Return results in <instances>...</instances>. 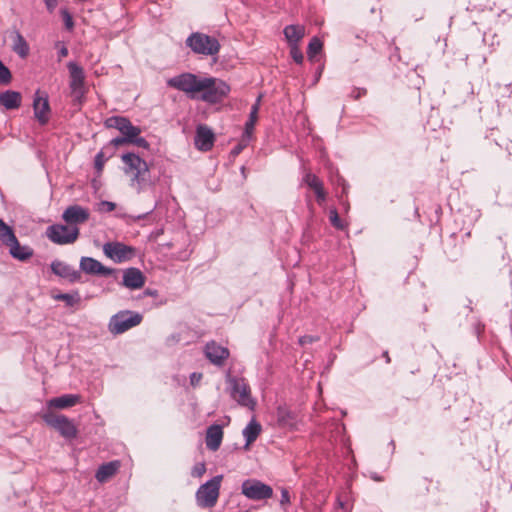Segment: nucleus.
Returning <instances> with one entry per match:
<instances>
[{
    "label": "nucleus",
    "instance_id": "12",
    "mask_svg": "<svg viewBox=\"0 0 512 512\" xmlns=\"http://www.w3.org/2000/svg\"><path fill=\"white\" fill-rule=\"evenodd\" d=\"M104 254L115 263L130 260L135 255V249L121 242H107L103 245Z\"/></svg>",
    "mask_w": 512,
    "mask_h": 512
},
{
    "label": "nucleus",
    "instance_id": "40",
    "mask_svg": "<svg viewBox=\"0 0 512 512\" xmlns=\"http://www.w3.org/2000/svg\"><path fill=\"white\" fill-rule=\"evenodd\" d=\"M61 14H62L64 25H65L66 29L72 30L74 27V22H73V18L71 16V14L67 10H62Z\"/></svg>",
    "mask_w": 512,
    "mask_h": 512
},
{
    "label": "nucleus",
    "instance_id": "17",
    "mask_svg": "<svg viewBox=\"0 0 512 512\" xmlns=\"http://www.w3.org/2000/svg\"><path fill=\"white\" fill-rule=\"evenodd\" d=\"M204 351L209 361L218 366L222 365L229 356V350L214 341L207 343Z\"/></svg>",
    "mask_w": 512,
    "mask_h": 512
},
{
    "label": "nucleus",
    "instance_id": "50",
    "mask_svg": "<svg viewBox=\"0 0 512 512\" xmlns=\"http://www.w3.org/2000/svg\"><path fill=\"white\" fill-rule=\"evenodd\" d=\"M48 11L52 12L57 6V0H44Z\"/></svg>",
    "mask_w": 512,
    "mask_h": 512
},
{
    "label": "nucleus",
    "instance_id": "22",
    "mask_svg": "<svg viewBox=\"0 0 512 512\" xmlns=\"http://www.w3.org/2000/svg\"><path fill=\"white\" fill-rule=\"evenodd\" d=\"M261 431V424L255 418H252L242 431L245 438V449H248L256 441Z\"/></svg>",
    "mask_w": 512,
    "mask_h": 512
},
{
    "label": "nucleus",
    "instance_id": "47",
    "mask_svg": "<svg viewBox=\"0 0 512 512\" xmlns=\"http://www.w3.org/2000/svg\"><path fill=\"white\" fill-rule=\"evenodd\" d=\"M314 192L318 202H323L326 199V193L324 191L323 185L315 189Z\"/></svg>",
    "mask_w": 512,
    "mask_h": 512
},
{
    "label": "nucleus",
    "instance_id": "15",
    "mask_svg": "<svg viewBox=\"0 0 512 512\" xmlns=\"http://www.w3.org/2000/svg\"><path fill=\"white\" fill-rule=\"evenodd\" d=\"M80 269L90 275L110 276L117 273L116 269L106 267L92 257H82L80 260Z\"/></svg>",
    "mask_w": 512,
    "mask_h": 512
},
{
    "label": "nucleus",
    "instance_id": "42",
    "mask_svg": "<svg viewBox=\"0 0 512 512\" xmlns=\"http://www.w3.org/2000/svg\"><path fill=\"white\" fill-rule=\"evenodd\" d=\"M318 340H319V337H317V336L304 335L299 338V344L304 346V345L311 344Z\"/></svg>",
    "mask_w": 512,
    "mask_h": 512
},
{
    "label": "nucleus",
    "instance_id": "11",
    "mask_svg": "<svg viewBox=\"0 0 512 512\" xmlns=\"http://www.w3.org/2000/svg\"><path fill=\"white\" fill-rule=\"evenodd\" d=\"M241 492L246 498L254 501L266 500L273 495L272 487L257 479L243 481Z\"/></svg>",
    "mask_w": 512,
    "mask_h": 512
},
{
    "label": "nucleus",
    "instance_id": "53",
    "mask_svg": "<svg viewBox=\"0 0 512 512\" xmlns=\"http://www.w3.org/2000/svg\"><path fill=\"white\" fill-rule=\"evenodd\" d=\"M150 212L146 213V214H142V215H138L137 217H135V220H140V219H143L145 218L146 215H148Z\"/></svg>",
    "mask_w": 512,
    "mask_h": 512
},
{
    "label": "nucleus",
    "instance_id": "1",
    "mask_svg": "<svg viewBox=\"0 0 512 512\" xmlns=\"http://www.w3.org/2000/svg\"><path fill=\"white\" fill-rule=\"evenodd\" d=\"M171 88L184 92L190 99L201 100L207 104L221 103L230 93V86L215 77H199L184 72L167 80Z\"/></svg>",
    "mask_w": 512,
    "mask_h": 512
},
{
    "label": "nucleus",
    "instance_id": "8",
    "mask_svg": "<svg viewBox=\"0 0 512 512\" xmlns=\"http://www.w3.org/2000/svg\"><path fill=\"white\" fill-rule=\"evenodd\" d=\"M46 236L58 245L72 244L79 237V228L68 224H54L47 228Z\"/></svg>",
    "mask_w": 512,
    "mask_h": 512
},
{
    "label": "nucleus",
    "instance_id": "36",
    "mask_svg": "<svg viewBox=\"0 0 512 512\" xmlns=\"http://www.w3.org/2000/svg\"><path fill=\"white\" fill-rule=\"evenodd\" d=\"M115 208L116 204L111 201L103 200L97 204V211L100 213H108L113 211Z\"/></svg>",
    "mask_w": 512,
    "mask_h": 512
},
{
    "label": "nucleus",
    "instance_id": "6",
    "mask_svg": "<svg viewBox=\"0 0 512 512\" xmlns=\"http://www.w3.org/2000/svg\"><path fill=\"white\" fill-rule=\"evenodd\" d=\"M142 319V315L138 312L122 310L110 318L108 330L113 335H119L138 326L142 322Z\"/></svg>",
    "mask_w": 512,
    "mask_h": 512
},
{
    "label": "nucleus",
    "instance_id": "29",
    "mask_svg": "<svg viewBox=\"0 0 512 512\" xmlns=\"http://www.w3.org/2000/svg\"><path fill=\"white\" fill-rule=\"evenodd\" d=\"M122 128L120 129V132L121 134L127 138V140L130 142L133 138H135L136 136L140 135L141 133V130L139 127L137 126H134L131 121L127 118L126 119V123L123 124V126H121Z\"/></svg>",
    "mask_w": 512,
    "mask_h": 512
},
{
    "label": "nucleus",
    "instance_id": "25",
    "mask_svg": "<svg viewBox=\"0 0 512 512\" xmlns=\"http://www.w3.org/2000/svg\"><path fill=\"white\" fill-rule=\"evenodd\" d=\"M81 400V397L76 394H65L59 397L52 398L49 401L50 406L58 408V409H64L68 407H72L75 404L79 403Z\"/></svg>",
    "mask_w": 512,
    "mask_h": 512
},
{
    "label": "nucleus",
    "instance_id": "33",
    "mask_svg": "<svg viewBox=\"0 0 512 512\" xmlns=\"http://www.w3.org/2000/svg\"><path fill=\"white\" fill-rule=\"evenodd\" d=\"M303 181L313 190L323 185L321 180L315 174L312 173H306L303 178Z\"/></svg>",
    "mask_w": 512,
    "mask_h": 512
},
{
    "label": "nucleus",
    "instance_id": "44",
    "mask_svg": "<svg viewBox=\"0 0 512 512\" xmlns=\"http://www.w3.org/2000/svg\"><path fill=\"white\" fill-rule=\"evenodd\" d=\"M367 90L365 88H354L351 92V97L355 100L360 99L362 96L366 95Z\"/></svg>",
    "mask_w": 512,
    "mask_h": 512
},
{
    "label": "nucleus",
    "instance_id": "5",
    "mask_svg": "<svg viewBox=\"0 0 512 512\" xmlns=\"http://www.w3.org/2000/svg\"><path fill=\"white\" fill-rule=\"evenodd\" d=\"M226 382L230 396L236 400L239 405L254 409L256 403L251 397L250 387L244 378L228 374Z\"/></svg>",
    "mask_w": 512,
    "mask_h": 512
},
{
    "label": "nucleus",
    "instance_id": "26",
    "mask_svg": "<svg viewBox=\"0 0 512 512\" xmlns=\"http://www.w3.org/2000/svg\"><path fill=\"white\" fill-rule=\"evenodd\" d=\"M283 32L290 46L297 45L305 34L304 27L300 25H288Z\"/></svg>",
    "mask_w": 512,
    "mask_h": 512
},
{
    "label": "nucleus",
    "instance_id": "24",
    "mask_svg": "<svg viewBox=\"0 0 512 512\" xmlns=\"http://www.w3.org/2000/svg\"><path fill=\"white\" fill-rule=\"evenodd\" d=\"M21 104V94L16 91L7 90L0 93V105L7 110L16 109Z\"/></svg>",
    "mask_w": 512,
    "mask_h": 512
},
{
    "label": "nucleus",
    "instance_id": "16",
    "mask_svg": "<svg viewBox=\"0 0 512 512\" xmlns=\"http://www.w3.org/2000/svg\"><path fill=\"white\" fill-rule=\"evenodd\" d=\"M214 141L215 135L207 125L200 124L197 126L194 144L198 150L203 152L210 151L214 145Z\"/></svg>",
    "mask_w": 512,
    "mask_h": 512
},
{
    "label": "nucleus",
    "instance_id": "43",
    "mask_svg": "<svg viewBox=\"0 0 512 512\" xmlns=\"http://www.w3.org/2000/svg\"><path fill=\"white\" fill-rule=\"evenodd\" d=\"M105 160L106 159H105L104 154H103L102 151H100L99 153L96 154V156H95V167H96L97 170H102Z\"/></svg>",
    "mask_w": 512,
    "mask_h": 512
},
{
    "label": "nucleus",
    "instance_id": "18",
    "mask_svg": "<svg viewBox=\"0 0 512 512\" xmlns=\"http://www.w3.org/2000/svg\"><path fill=\"white\" fill-rule=\"evenodd\" d=\"M122 284L129 289H140L145 284V276L138 268H127L123 271Z\"/></svg>",
    "mask_w": 512,
    "mask_h": 512
},
{
    "label": "nucleus",
    "instance_id": "35",
    "mask_svg": "<svg viewBox=\"0 0 512 512\" xmlns=\"http://www.w3.org/2000/svg\"><path fill=\"white\" fill-rule=\"evenodd\" d=\"M257 118H258V116L254 115V117H252V115L249 114V119L245 123V129H244V132H243V134H245V141L248 138H252V134H253V131H254V127H255V123L257 121Z\"/></svg>",
    "mask_w": 512,
    "mask_h": 512
},
{
    "label": "nucleus",
    "instance_id": "32",
    "mask_svg": "<svg viewBox=\"0 0 512 512\" xmlns=\"http://www.w3.org/2000/svg\"><path fill=\"white\" fill-rule=\"evenodd\" d=\"M329 220L333 227H335L338 230H343L345 228V224L339 217V214L335 208H331L329 210Z\"/></svg>",
    "mask_w": 512,
    "mask_h": 512
},
{
    "label": "nucleus",
    "instance_id": "37",
    "mask_svg": "<svg viewBox=\"0 0 512 512\" xmlns=\"http://www.w3.org/2000/svg\"><path fill=\"white\" fill-rule=\"evenodd\" d=\"M206 472V466L204 462H200L194 465L191 470V476L194 478L202 477Z\"/></svg>",
    "mask_w": 512,
    "mask_h": 512
},
{
    "label": "nucleus",
    "instance_id": "14",
    "mask_svg": "<svg viewBox=\"0 0 512 512\" xmlns=\"http://www.w3.org/2000/svg\"><path fill=\"white\" fill-rule=\"evenodd\" d=\"M89 217V210L80 205H70L64 210L62 214V219L65 221V223L74 227H77L80 224H84L86 221H88Z\"/></svg>",
    "mask_w": 512,
    "mask_h": 512
},
{
    "label": "nucleus",
    "instance_id": "19",
    "mask_svg": "<svg viewBox=\"0 0 512 512\" xmlns=\"http://www.w3.org/2000/svg\"><path fill=\"white\" fill-rule=\"evenodd\" d=\"M276 419L279 427L293 430L297 426V415L286 406H278L276 410Z\"/></svg>",
    "mask_w": 512,
    "mask_h": 512
},
{
    "label": "nucleus",
    "instance_id": "30",
    "mask_svg": "<svg viewBox=\"0 0 512 512\" xmlns=\"http://www.w3.org/2000/svg\"><path fill=\"white\" fill-rule=\"evenodd\" d=\"M322 46H323V44L320 41V39H318L317 37H313L308 44V48H307L308 57L312 58L316 54H318L321 51Z\"/></svg>",
    "mask_w": 512,
    "mask_h": 512
},
{
    "label": "nucleus",
    "instance_id": "48",
    "mask_svg": "<svg viewBox=\"0 0 512 512\" xmlns=\"http://www.w3.org/2000/svg\"><path fill=\"white\" fill-rule=\"evenodd\" d=\"M201 379H202V374L201 373L193 372L190 375V382H191V385H193V386L198 385L199 382L201 381Z\"/></svg>",
    "mask_w": 512,
    "mask_h": 512
},
{
    "label": "nucleus",
    "instance_id": "49",
    "mask_svg": "<svg viewBox=\"0 0 512 512\" xmlns=\"http://www.w3.org/2000/svg\"><path fill=\"white\" fill-rule=\"evenodd\" d=\"M260 101H261V96H259L257 98L256 102L252 105L250 113H249L252 115V117H254V115L258 116Z\"/></svg>",
    "mask_w": 512,
    "mask_h": 512
},
{
    "label": "nucleus",
    "instance_id": "52",
    "mask_svg": "<svg viewBox=\"0 0 512 512\" xmlns=\"http://www.w3.org/2000/svg\"><path fill=\"white\" fill-rule=\"evenodd\" d=\"M383 356L385 357L386 362H387V363H390V357H389V355H388V352H387V351H385V352L383 353Z\"/></svg>",
    "mask_w": 512,
    "mask_h": 512
},
{
    "label": "nucleus",
    "instance_id": "31",
    "mask_svg": "<svg viewBox=\"0 0 512 512\" xmlns=\"http://www.w3.org/2000/svg\"><path fill=\"white\" fill-rule=\"evenodd\" d=\"M126 117L122 116H111L105 120V126L107 128H115L120 131L124 123H126Z\"/></svg>",
    "mask_w": 512,
    "mask_h": 512
},
{
    "label": "nucleus",
    "instance_id": "28",
    "mask_svg": "<svg viewBox=\"0 0 512 512\" xmlns=\"http://www.w3.org/2000/svg\"><path fill=\"white\" fill-rule=\"evenodd\" d=\"M52 298L56 301H63L67 307H73L81 301V297L77 291L73 293L53 294Z\"/></svg>",
    "mask_w": 512,
    "mask_h": 512
},
{
    "label": "nucleus",
    "instance_id": "41",
    "mask_svg": "<svg viewBox=\"0 0 512 512\" xmlns=\"http://www.w3.org/2000/svg\"><path fill=\"white\" fill-rule=\"evenodd\" d=\"M130 144H134V145L144 148V149H149V147H150L148 141L145 138L140 137L139 135L136 136L135 138H133L130 141Z\"/></svg>",
    "mask_w": 512,
    "mask_h": 512
},
{
    "label": "nucleus",
    "instance_id": "10",
    "mask_svg": "<svg viewBox=\"0 0 512 512\" xmlns=\"http://www.w3.org/2000/svg\"><path fill=\"white\" fill-rule=\"evenodd\" d=\"M44 420L53 429L66 439H73L77 436V427L68 417L62 414L49 413Z\"/></svg>",
    "mask_w": 512,
    "mask_h": 512
},
{
    "label": "nucleus",
    "instance_id": "45",
    "mask_svg": "<svg viewBox=\"0 0 512 512\" xmlns=\"http://www.w3.org/2000/svg\"><path fill=\"white\" fill-rule=\"evenodd\" d=\"M280 504L282 506L290 504V494H289V491L286 488H283L281 490Z\"/></svg>",
    "mask_w": 512,
    "mask_h": 512
},
{
    "label": "nucleus",
    "instance_id": "20",
    "mask_svg": "<svg viewBox=\"0 0 512 512\" xmlns=\"http://www.w3.org/2000/svg\"><path fill=\"white\" fill-rule=\"evenodd\" d=\"M51 270L57 276L67 279L70 282H75L81 277L79 271L75 270L69 264L59 260H55L51 263Z\"/></svg>",
    "mask_w": 512,
    "mask_h": 512
},
{
    "label": "nucleus",
    "instance_id": "23",
    "mask_svg": "<svg viewBox=\"0 0 512 512\" xmlns=\"http://www.w3.org/2000/svg\"><path fill=\"white\" fill-rule=\"evenodd\" d=\"M119 467V461H110L108 463H104L96 471L95 478L98 482L104 483L117 473Z\"/></svg>",
    "mask_w": 512,
    "mask_h": 512
},
{
    "label": "nucleus",
    "instance_id": "3",
    "mask_svg": "<svg viewBox=\"0 0 512 512\" xmlns=\"http://www.w3.org/2000/svg\"><path fill=\"white\" fill-rule=\"evenodd\" d=\"M222 480L223 475H216L204 484L200 485L195 494V500L198 507L211 509L217 504Z\"/></svg>",
    "mask_w": 512,
    "mask_h": 512
},
{
    "label": "nucleus",
    "instance_id": "9",
    "mask_svg": "<svg viewBox=\"0 0 512 512\" xmlns=\"http://www.w3.org/2000/svg\"><path fill=\"white\" fill-rule=\"evenodd\" d=\"M70 75L69 87L73 100L77 103H82L85 96V75L83 68L75 62L67 64Z\"/></svg>",
    "mask_w": 512,
    "mask_h": 512
},
{
    "label": "nucleus",
    "instance_id": "38",
    "mask_svg": "<svg viewBox=\"0 0 512 512\" xmlns=\"http://www.w3.org/2000/svg\"><path fill=\"white\" fill-rule=\"evenodd\" d=\"M290 55L296 63L301 64L303 62L304 57L298 45L290 46Z\"/></svg>",
    "mask_w": 512,
    "mask_h": 512
},
{
    "label": "nucleus",
    "instance_id": "54",
    "mask_svg": "<svg viewBox=\"0 0 512 512\" xmlns=\"http://www.w3.org/2000/svg\"><path fill=\"white\" fill-rule=\"evenodd\" d=\"M241 172L244 175V173H245V167L244 166L241 167Z\"/></svg>",
    "mask_w": 512,
    "mask_h": 512
},
{
    "label": "nucleus",
    "instance_id": "46",
    "mask_svg": "<svg viewBox=\"0 0 512 512\" xmlns=\"http://www.w3.org/2000/svg\"><path fill=\"white\" fill-rule=\"evenodd\" d=\"M127 143H129V141L124 136L113 138L110 141V144L114 147L122 146Z\"/></svg>",
    "mask_w": 512,
    "mask_h": 512
},
{
    "label": "nucleus",
    "instance_id": "7",
    "mask_svg": "<svg viewBox=\"0 0 512 512\" xmlns=\"http://www.w3.org/2000/svg\"><path fill=\"white\" fill-rule=\"evenodd\" d=\"M122 161L127 166L126 173H133L131 179L132 184H138V190L147 181L149 175V167L145 160L134 153H126L122 155Z\"/></svg>",
    "mask_w": 512,
    "mask_h": 512
},
{
    "label": "nucleus",
    "instance_id": "34",
    "mask_svg": "<svg viewBox=\"0 0 512 512\" xmlns=\"http://www.w3.org/2000/svg\"><path fill=\"white\" fill-rule=\"evenodd\" d=\"M12 80L10 70L0 60V85H8Z\"/></svg>",
    "mask_w": 512,
    "mask_h": 512
},
{
    "label": "nucleus",
    "instance_id": "13",
    "mask_svg": "<svg viewBox=\"0 0 512 512\" xmlns=\"http://www.w3.org/2000/svg\"><path fill=\"white\" fill-rule=\"evenodd\" d=\"M51 117V109L49 105L48 96L46 93L36 91L34 93V119L41 125L49 122Z\"/></svg>",
    "mask_w": 512,
    "mask_h": 512
},
{
    "label": "nucleus",
    "instance_id": "2",
    "mask_svg": "<svg viewBox=\"0 0 512 512\" xmlns=\"http://www.w3.org/2000/svg\"><path fill=\"white\" fill-rule=\"evenodd\" d=\"M185 44L193 53L203 56H215L221 48L219 41L215 37L202 32L191 33L186 38Z\"/></svg>",
    "mask_w": 512,
    "mask_h": 512
},
{
    "label": "nucleus",
    "instance_id": "55",
    "mask_svg": "<svg viewBox=\"0 0 512 512\" xmlns=\"http://www.w3.org/2000/svg\"><path fill=\"white\" fill-rule=\"evenodd\" d=\"M373 479L377 480V481H380L381 479L377 476H374Z\"/></svg>",
    "mask_w": 512,
    "mask_h": 512
},
{
    "label": "nucleus",
    "instance_id": "4",
    "mask_svg": "<svg viewBox=\"0 0 512 512\" xmlns=\"http://www.w3.org/2000/svg\"><path fill=\"white\" fill-rule=\"evenodd\" d=\"M0 242L9 249L10 255L20 261L30 258L32 252L27 246H21L11 226L0 218Z\"/></svg>",
    "mask_w": 512,
    "mask_h": 512
},
{
    "label": "nucleus",
    "instance_id": "21",
    "mask_svg": "<svg viewBox=\"0 0 512 512\" xmlns=\"http://www.w3.org/2000/svg\"><path fill=\"white\" fill-rule=\"evenodd\" d=\"M223 429L218 424H213L206 431V447L211 451H217L222 443Z\"/></svg>",
    "mask_w": 512,
    "mask_h": 512
},
{
    "label": "nucleus",
    "instance_id": "51",
    "mask_svg": "<svg viewBox=\"0 0 512 512\" xmlns=\"http://www.w3.org/2000/svg\"><path fill=\"white\" fill-rule=\"evenodd\" d=\"M68 55V49L65 46H62L59 50V57L64 58Z\"/></svg>",
    "mask_w": 512,
    "mask_h": 512
},
{
    "label": "nucleus",
    "instance_id": "39",
    "mask_svg": "<svg viewBox=\"0 0 512 512\" xmlns=\"http://www.w3.org/2000/svg\"><path fill=\"white\" fill-rule=\"evenodd\" d=\"M250 140L251 138H248L245 141V134H243L240 142L232 149L231 154L233 156H237L238 154H240L242 150L248 145Z\"/></svg>",
    "mask_w": 512,
    "mask_h": 512
},
{
    "label": "nucleus",
    "instance_id": "27",
    "mask_svg": "<svg viewBox=\"0 0 512 512\" xmlns=\"http://www.w3.org/2000/svg\"><path fill=\"white\" fill-rule=\"evenodd\" d=\"M12 49L21 58L29 55V45L18 31L14 32Z\"/></svg>",
    "mask_w": 512,
    "mask_h": 512
}]
</instances>
